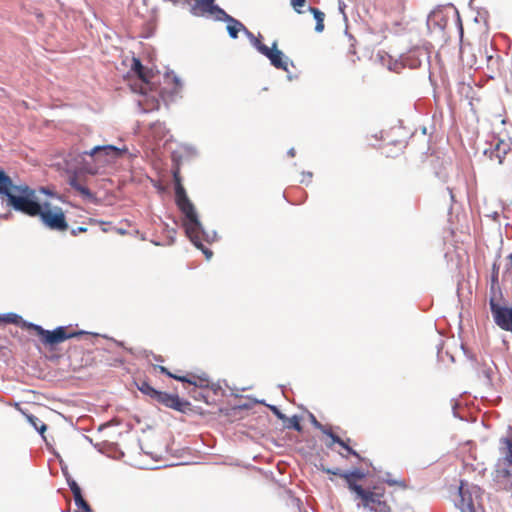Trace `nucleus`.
Here are the masks:
<instances>
[{
	"label": "nucleus",
	"mask_w": 512,
	"mask_h": 512,
	"mask_svg": "<svg viewBox=\"0 0 512 512\" xmlns=\"http://www.w3.org/2000/svg\"><path fill=\"white\" fill-rule=\"evenodd\" d=\"M173 180L175 185V200L178 208L184 214L183 225L185 232L192 243L203 251L206 257L209 259L212 256V251L206 248L201 240L203 238L204 231L202 225L198 219L194 205L189 200L186 191L182 185V179L180 176L179 169L173 172Z\"/></svg>",
	"instance_id": "obj_1"
},
{
	"label": "nucleus",
	"mask_w": 512,
	"mask_h": 512,
	"mask_svg": "<svg viewBox=\"0 0 512 512\" xmlns=\"http://www.w3.org/2000/svg\"><path fill=\"white\" fill-rule=\"evenodd\" d=\"M363 477L364 474L360 470L346 472V474L343 475L347 487L355 495L354 499L359 500L358 506H362L372 512H389L390 507L384 500L383 492L379 491L377 488H374V490L365 489L357 484V481Z\"/></svg>",
	"instance_id": "obj_2"
},
{
	"label": "nucleus",
	"mask_w": 512,
	"mask_h": 512,
	"mask_svg": "<svg viewBox=\"0 0 512 512\" xmlns=\"http://www.w3.org/2000/svg\"><path fill=\"white\" fill-rule=\"evenodd\" d=\"M498 177L512 183V142L498 139L494 145L484 151Z\"/></svg>",
	"instance_id": "obj_3"
},
{
	"label": "nucleus",
	"mask_w": 512,
	"mask_h": 512,
	"mask_svg": "<svg viewBox=\"0 0 512 512\" xmlns=\"http://www.w3.org/2000/svg\"><path fill=\"white\" fill-rule=\"evenodd\" d=\"M35 191L28 185H18L6 198L8 206L28 216L35 217L41 212V204L35 200Z\"/></svg>",
	"instance_id": "obj_4"
},
{
	"label": "nucleus",
	"mask_w": 512,
	"mask_h": 512,
	"mask_svg": "<svg viewBox=\"0 0 512 512\" xmlns=\"http://www.w3.org/2000/svg\"><path fill=\"white\" fill-rule=\"evenodd\" d=\"M128 149L124 146L122 148L113 145L96 146L89 152L84 154L89 155L93 158L95 165L90 166L88 163L85 164L84 169L87 173L95 175L100 167L115 161L127 153Z\"/></svg>",
	"instance_id": "obj_5"
},
{
	"label": "nucleus",
	"mask_w": 512,
	"mask_h": 512,
	"mask_svg": "<svg viewBox=\"0 0 512 512\" xmlns=\"http://www.w3.org/2000/svg\"><path fill=\"white\" fill-rule=\"evenodd\" d=\"M26 327L35 332L36 335L40 338L41 342L50 348L74 337H78L80 335L86 334L84 331H75L70 329L69 327L59 326L56 329L50 331L45 330L39 325L28 323Z\"/></svg>",
	"instance_id": "obj_6"
},
{
	"label": "nucleus",
	"mask_w": 512,
	"mask_h": 512,
	"mask_svg": "<svg viewBox=\"0 0 512 512\" xmlns=\"http://www.w3.org/2000/svg\"><path fill=\"white\" fill-rule=\"evenodd\" d=\"M460 499L456 503L460 512H477L480 507L482 491L477 485L469 484L466 481H461L459 486Z\"/></svg>",
	"instance_id": "obj_7"
},
{
	"label": "nucleus",
	"mask_w": 512,
	"mask_h": 512,
	"mask_svg": "<svg viewBox=\"0 0 512 512\" xmlns=\"http://www.w3.org/2000/svg\"><path fill=\"white\" fill-rule=\"evenodd\" d=\"M37 216L50 230L64 232L68 229V223L61 207H52L49 203H44L41 206V212Z\"/></svg>",
	"instance_id": "obj_8"
},
{
	"label": "nucleus",
	"mask_w": 512,
	"mask_h": 512,
	"mask_svg": "<svg viewBox=\"0 0 512 512\" xmlns=\"http://www.w3.org/2000/svg\"><path fill=\"white\" fill-rule=\"evenodd\" d=\"M499 452L502 457L497 463V477L509 478L512 468V440L504 437L500 438Z\"/></svg>",
	"instance_id": "obj_9"
},
{
	"label": "nucleus",
	"mask_w": 512,
	"mask_h": 512,
	"mask_svg": "<svg viewBox=\"0 0 512 512\" xmlns=\"http://www.w3.org/2000/svg\"><path fill=\"white\" fill-rule=\"evenodd\" d=\"M153 401L181 413H186L191 410L190 402L180 398L177 394L157 390Z\"/></svg>",
	"instance_id": "obj_10"
},
{
	"label": "nucleus",
	"mask_w": 512,
	"mask_h": 512,
	"mask_svg": "<svg viewBox=\"0 0 512 512\" xmlns=\"http://www.w3.org/2000/svg\"><path fill=\"white\" fill-rule=\"evenodd\" d=\"M155 369H158L162 374H165L166 376L173 378L177 381L188 383L190 385H193L195 387L199 388H207L210 385V379L209 376L206 373L202 374H194V373H188L185 376L178 375L175 373L170 372L165 366L157 365L154 366Z\"/></svg>",
	"instance_id": "obj_11"
},
{
	"label": "nucleus",
	"mask_w": 512,
	"mask_h": 512,
	"mask_svg": "<svg viewBox=\"0 0 512 512\" xmlns=\"http://www.w3.org/2000/svg\"><path fill=\"white\" fill-rule=\"evenodd\" d=\"M461 59L465 65L470 68H480L484 62L488 64L494 60L493 56H488L480 47L466 46L461 50Z\"/></svg>",
	"instance_id": "obj_12"
},
{
	"label": "nucleus",
	"mask_w": 512,
	"mask_h": 512,
	"mask_svg": "<svg viewBox=\"0 0 512 512\" xmlns=\"http://www.w3.org/2000/svg\"><path fill=\"white\" fill-rule=\"evenodd\" d=\"M190 12L194 16H214L217 20L224 10L215 4V0H193Z\"/></svg>",
	"instance_id": "obj_13"
},
{
	"label": "nucleus",
	"mask_w": 512,
	"mask_h": 512,
	"mask_svg": "<svg viewBox=\"0 0 512 512\" xmlns=\"http://www.w3.org/2000/svg\"><path fill=\"white\" fill-rule=\"evenodd\" d=\"M263 55L266 56L272 66L276 69H280L288 72V57L284 55V53L278 49L277 42H273L272 46L269 48H263Z\"/></svg>",
	"instance_id": "obj_14"
},
{
	"label": "nucleus",
	"mask_w": 512,
	"mask_h": 512,
	"mask_svg": "<svg viewBox=\"0 0 512 512\" xmlns=\"http://www.w3.org/2000/svg\"><path fill=\"white\" fill-rule=\"evenodd\" d=\"M131 70L142 82L139 92L142 94H146L147 91L150 89V77L152 75V72L145 68L142 65L141 61L135 57L132 59Z\"/></svg>",
	"instance_id": "obj_15"
},
{
	"label": "nucleus",
	"mask_w": 512,
	"mask_h": 512,
	"mask_svg": "<svg viewBox=\"0 0 512 512\" xmlns=\"http://www.w3.org/2000/svg\"><path fill=\"white\" fill-rule=\"evenodd\" d=\"M217 20L227 22L228 34L233 39H236L238 37V33L240 31H243L245 34H246V31H248V29L244 26V24L242 22L233 18L232 16L227 14L225 11H224V14H221Z\"/></svg>",
	"instance_id": "obj_16"
},
{
	"label": "nucleus",
	"mask_w": 512,
	"mask_h": 512,
	"mask_svg": "<svg viewBox=\"0 0 512 512\" xmlns=\"http://www.w3.org/2000/svg\"><path fill=\"white\" fill-rule=\"evenodd\" d=\"M68 184L85 199H93V193L87 187L85 181L79 175L73 174L68 179Z\"/></svg>",
	"instance_id": "obj_17"
},
{
	"label": "nucleus",
	"mask_w": 512,
	"mask_h": 512,
	"mask_svg": "<svg viewBox=\"0 0 512 512\" xmlns=\"http://www.w3.org/2000/svg\"><path fill=\"white\" fill-rule=\"evenodd\" d=\"M164 84H165V87L163 89L165 91H167L169 89V93L171 95L178 94L181 91L182 86H183L181 79L173 72L165 74Z\"/></svg>",
	"instance_id": "obj_18"
},
{
	"label": "nucleus",
	"mask_w": 512,
	"mask_h": 512,
	"mask_svg": "<svg viewBox=\"0 0 512 512\" xmlns=\"http://www.w3.org/2000/svg\"><path fill=\"white\" fill-rule=\"evenodd\" d=\"M16 186L11 177L4 170L0 169V195L7 198Z\"/></svg>",
	"instance_id": "obj_19"
},
{
	"label": "nucleus",
	"mask_w": 512,
	"mask_h": 512,
	"mask_svg": "<svg viewBox=\"0 0 512 512\" xmlns=\"http://www.w3.org/2000/svg\"><path fill=\"white\" fill-rule=\"evenodd\" d=\"M499 265H497L496 262L492 265V273H491V286H490V292L489 297H498L499 295H503L500 285H499Z\"/></svg>",
	"instance_id": "obj_20"
},
{
	"label": "nucleus",
	"mask_w": 512,
	"mask_h": 512,
	"mask_svg": "<svg viewBox=\"0 0 512 512\" xmlns=\"http://www.w3.org/2000/svg\"><path fill=\"white\" fill-rule=\"evenodd\" d=\"M309 11L313 14L314 19L316 20L315 31L317 33H321L324 31V20L325 14L320 9L315 7H309Z\"/></svg>",
	"instance_id": "obj_21"
},
{
	"label": "nucleus",
	"mask_w": 512,
	"mask_h": 512,
	"mask_svg": "<svg viewBox=\"0 0 512 512\" xmlns=\"http://www.w3.org/2000/svg\"><path fill=\"white\" fill-rule=\"evenodd\" d=\"M138 390L153 400L157 390L153 388L146 380L139 379L135 382Z\"/></svg>",
	"instance_id": "obj_22"
},
{
	"label": "nucleus",
	"mask_w": 512,
	"mask_h": 512,
	"mask_svg": "<svg viewBox=\"0 0 512 512\" xmlns=\"http://www.w3.org/2000/svg\"><path fill=\"white\" fill-rule=\"evenodd\" d=\"M246 36L249 39L250 43L257 49L259 53L263 55V48H269L265 44L262 43L261 38L262 36L259 34L258 37H256L251 31H246Z\"/></svg>",
	"instance_id": "obj_23"
},
{
	"label": "nucleus",
	"mask_w": 512,
	"mask_h": 512,
	"mask_svg": "<svg viewBox=\"0 0 512 512\" xmlns=\"http://www.w3.org/2000/svg\"><path fill=\"white\" fill-rule=\"evenodd\" d=\"M28 422L44 437V432L47 429L46 424H44L40 419L31 414H25Z\"/></svg>",
	"instance_id": "obj_24"
},
{
	"label": "nucleus",
	"mask_w": 512,
	"mask_h": 512,
	"mask_svg": "<svg viewBox=\"0 0 512 512\" xmlns=\"http://www.w3.org/2000/svg\"><path fill=\"white\" fill-rule=\"evenodd\" d=\"M74 501L80 510L79 512H92L90 505L84 500L82 495L74 497Z\"/></svg>",
	"instance_id": "obj_25"
},
{
	"label": "nucleus",
	"mask_w": 512,
	"mask_h": 512,
	"mask_svg": "<svg viewBox=\"0 0 512 512\" xmlns=\"http://www.w3.org/2000/svg\"><path fill=\"white\" fill-rule=\"evenodd\" d=\"M286 428H292L296 431H301L302 426L300 424L299 418L297 416H293L291 418H286V421H284Z\"/></svg>",
	"instance_id": "obj_26"
},
{
	"label": "nucleus",
	"mask_w": 512,
	"mask_h": 512,
	"mask_svg": "<svg viewBox=\"0 0 512 512\" xmlns=\"http://www.w3.org/2000/svg\"><path fill=\"white\" fill-rule=\"evenodd\" d=\"M0 319H2L6 323L18 324L21 320V316L15 313H8L2 317L0 316Z\"/></svg>",
	"instance_id": "obj_27"
},
{
	"label": "nucleus",
	"mask_w": 512,
	"mask_h": 512,
	"mask_svg": "<svg viewBox=\"0 0 512 512\" xmlns=\"http://www.w3.org/2000/svg\"><path fill=\"white\" fill-rule=\"evenodd\" d=\"M306 1L307 0H290V4L298 14H301L303 12L301 8L305 6Z\"/></svg>",
	"instance_id": "obj_28"
},
{
	"label": "nucleus",
	"mask_w": 512,
	"mask_h": 512,
	"mask_svg": "<svg viewBox=\"0 0 512 512\" xmlns=\"http://www.w3.org/2000/svg\"><path fill=\"white\" fill-rule=\"evenodd\" d=\"M324 434H326L327 436H329L333 443H337V444H343V439L340 438L338 435L334 434L331 429H323L322 430Z\"/></svg>",
	"instance_id": "obj_29"
},
{
	"label": "nucleus",
	"mask_w": 512,
	"mask_h": 512,
	"mask_svg": "<svg viewBox=\"0 0 512 512\" xmlns=\"http://www.w3.org/2000/svg\"><path fill=\"white\" fill-rule=\"evenodd\" d=\"M350 439H346V440H343V444H339L340 446H342L344 449L347 450V452L350 454V455H353L357 458H360L359 454L349 446V443H350Z\"/></svg>",
	"instance_id": "obj_30"
},
{
	"label": "nucleus",
	"mask_w": 512,
	"mask_h": 512,
	"mask_svg": "<svg viewBox=\"0 0 512 512\" xmlns=\"http://www.w3.org/2000/svg\"><path fill=\"white\" fill-rule=\"evenodd\" d=\"M322 470L324 472H326L327 474H332V475H336V476H339L341 478H343V475L346 474L345 471H342L341 469L339 468H335V469H330V468H325L323 467Z\"/></svg>",
	"instance_id": "obj_31"
},
{
	"label": "nucleus",
	"mask_w": 512,
	"mask_h": 512,
	"mask_svg": "<svg viewBox=\"0 0 512 512\" xmlns=\"http://www.w3.org/2000/svg\"><path fill=\"white\" fill-rule=\"evenodd\" d=\"M69 487H70L74 497L82 495L79 485L74 480L69 481Z\"/></svg>",
	"instance_id": "obj_32"
},
{
	"label": "nucleus",
	"mask_w": 512,
	"mask_h": 512,
	"mask_svg": "<svg viewBox=\"0 0 512 512\" xmlns=\"http://www.w3.org/2000/svg\"><path fill=\"white\" fill-rule=\"evenodd\" d=\"M387 484L389 486H399L401 487L402 489H406L407 488V484L405 482V480H392V479H387L386 480Z\"/></svg>",
	"instance_id": "obj_33"
},
{
	"label": "nucleus",
	"mask_w": 512,
	"mask_h": 512,
	"mask_svg": "<svg viewBox=\"0 0 512 512\" xmlns=\"http://www.w3.org/2000/svg\"><path fill=\"white\" fill-rule=\"evenodd\" d=\"M270 409L278 419L286 421L287 417L276 406H271Z\"/></svg>",
	"instance_id": "obj_34"
},
{
	"label": "nucleus",
	"mask_w": 512,
	"mask_h": 512,
	"mask_svg": "<svg viewBox=\"0 0 512 512\" xmlns=\"http://www.w3.org/2000/svg\"><path fill=\"white\" fill-rule=\"evenodd\" d=\"M85 232H87V228H86V227H84V226H79V227H77V228H73V229H71V231H70V233H71V235H72V236H77V235H79L80 233H85Z\"/></svg>",
	"instance_id": "obj_35"
},
{
	"label": "nucleus",
	"mask_w": 512,
	"mask_h": 512,
	"mask_svg": "<svg viewBox=\"0 0 512 512\" xmlns=\"http://www.w3.org/2000/svg\"><path fill=\"white\" fill-rule=\"evenodd\" d=\"M89 222L92 223V224L99 223L102 226H105V225L109 224L108 222L98 221V220L92 219V218L89 219ZM102 231L103 232H107L108 231L107 227H102Z\"/></svg>",
	"instance_id": "obj_36"
},
{
	"label": "nucleus",
	"mask_w": 512,
	"mask_h": 512,
	"mask_svg": "<svg viewBox=\"0 0 512 512\" xmlns=\"http://www.w3.org/2000/svg\"><path fill=\"white\" fill-rule=\"evenodd\" d=\"M507 266L509 268H512V253H510L508 256H507Z\"/></svg>",
	"instance_id": "obj_37"
},
{
	"label": "nucleus",
	"mask_w": 512,
	"mask_h": 512,
	"mask_svg": "<svg viewBox=\"0 0 512 512\" xmlns=\"http://www.w3.org/2000/svg\"><path fill=\"white\" fill-rule=\"evenodd\" d=\"M154 359L158 362H162L163 361V358L162 356L158 355V356H154Z\"/></svg>",
	"instance_id": "obj_38"
},
{
	"label": "nucleus",
	"mask_w": 512,
	"mask_h": 512,
	"mask_svg": "<svg viewBox=\"0 0 512 512\" xmlns=\"http://www.w3.org/2000/svg\"><path fill=\"white\" fill-rule=\"evenodd\" d=\"M116 231H117L119 234H125V230H123V229H116Z\"/></svg>",
	"instance_id": "obj_39"
},
{
	"label": "nucleus",
	"mask_w": 512,
	"mask_h": 512,
	"mask_svg": "<svg viewBox=\"0 0 512 512\" xmlns=\"http://www.w3.org/2000/svg\"><path fill=\"white\" fill-rule=\"evenodd\" d=\"M289 154H290L291 156H294V151H293V149L289 151Z\"/></svg>",
	"instance_id": "obj_40"
}]
</instances>
